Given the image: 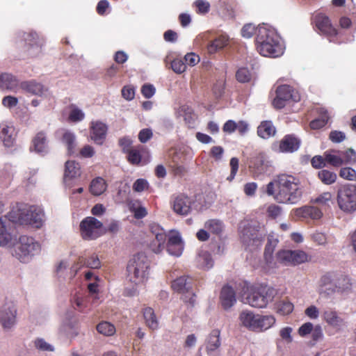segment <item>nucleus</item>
<instances>
[{
	"mask_svg": "<svg viewBox=\"0 0 356 356\" xmlns=\"http://www.w3.org/2000/svg\"><path fill=\"white\" fill-rule=\"evenodd\" d=\"M149 230L155 237L152 244V249L154 253L159 254L166 249L170 255L175 257L181 255L184 245L179 231L172 229L167 234L164 229L155 222L149 225Z\"/></svg>",
	"mask_w": 356,
	"mask_h": 356,
	"instance_id": "nucleus-1",
	"label": "nucleus"
},
{
	"mask_svg": "<svg viewBox=\"0 0 356 356\" xmlns=\"http://www.w3.org/2000/svg\"><path fill=\"white\" fill-rule=\"evenodd\" d=\"M255 45L257 51L266 57L277 58L284 51V44L276 31L265 24L258 26Z\"/></svg>",
	"mask_w": 356,
	"mask_h": 356,
	"instance_id": "nucleus-2",
	"label": "nucleus"
},
{
	"mask_svg": "<svg viewBox=\"0 0 356 356\" xmlns=\"http://www.w3.org/2000/svg\"><path fill=\"white\" fill-rule=\"evenodd\" d=\"M278 191L275 200L283 204H295L302 198L303 188L298 177L289 174H280L275 178Z\"/></svg>",
	"mask_w": 356,
	"mask_h": 356,
	"instance_id": "nucleus-3",
	"label": "nucleus"
},
{
	"mask_svg": "<svg viewBox=\"0 0 356 356\" xmlns=\"http://www.w3.org/2000/svg\"><path fill=\"white\" fill-rule=\"evenodd\" d=\"M7 216L12 222L36 229L41 228L46 220L43 209L37 205H17L7 213Z\"/></svg>",
	"mask_w": 356,
	"mask_h": 356,
	"instance_id": "nucleus-4",
	"label": "nucleus"
},
{
	"mask_svg": "<svg viewBox=\"0 0 356 356\" xmlns=\"http://www.w3.org/2000/svg\"><path fill=\"white\" fill-rule=\"evenodd\" d=\"M150 261L145 254L138 253L128 262L126 279L135 286L147 282L149 274Z\"/></svg>",
	"mask_w": 356,
	"mask_h": 356,
	"instance_id": "nucleus-5",
	"label": "nucleus"
},
{
	"mask_svg": "<svg viewBox=\"0 0 356 356\" xmlns=\"http://www.w3.org/2000/svg\"><path fill=\"white\" fill-rule=\"evenodd\" d=\"M262 225L254 220H244L238 226L239 238L241 243L250 250L259 247L264 239L265 233Z\"/></svg>",
	"mask_w": 356,
	"mask_h": 356,
	"instance_id": "nucleus-6",
	"label": "nucleus"
},
{
	"mask_svg": "<svg viewBox=\"0 0 356 356\" xmlns=\"http://www.w3.org/2000/svg\"><path fill=\"white\" fill-rule=\"evenodd\" d=\"M12 248V254L20 262L28 264L41 252L42 245L33 237L27 235H21Z\"/></svg>",
	"mask_w": 356,
	"mask_h": 356,
	"instance_id": "nucleus-7",
	"label": "nucleus"
},
{
	"mask_svg": "<svg viewBox=\"0 0 356 356\" xmlns=\"http://www.w3.org/2000/svg\"><path fill=\"white\" fill-rule=\"evenodd\" d=\"M17 44L22 49L24 57L35 58L42 54L44 40L35 31H22L17 34Z\"/></svg>",
	"mask_w": 356,
	"mask_h": 356,
	"instance_id": "nucleus-8",
	"label": "nucleus"
},
{
	"mask_svg": "<svg viewBox=\"0 0 356 356\" xmlns=\"http://www.w3.org/2000/svg\"><path fill=\"white\" fill-rule=\"evenodd\" d=\"M276 294V290L273 287H247L242 295L241 301L252 307L265 308L272 302Z\"/></svg>",
	"mask_w": 356,
	"mask_h": 356,
	"instance_id": "nucleus-9",
	"label": "nucleus"
},
{
	"mask_svg": "<svg viewBox=\"0 0 356 356\" xmlns=\"http://www.w3.org/2000/svg\"><path fill=\"white\" fill-rule=\"evenodd\" d=\"M337 203L340 209L346 213L356 211V183L343 185L338 190Z\"/></svg>",
	"mask_w": 356,
	"mask_h": 356,
	"instance_id": "nucleus-10",
	"label": "nucleus"
},
{
	"mask_svg": "<svg viewBox=\"0 0 356 356\" xmlns=\"http://www.w3.org/2000/svg\"><path fill=\"white\" fill-rule=\"evenodd\" d=\"M300 100V95L297 90L289 85H282L276 90V96L273 104L275 108L281 109L290 101L298 102Z\"/></svg>",
	"mask_w": 356,
	"mask_h": 356,
	"instance_id": "nucleus-11",
	"label": "nucleus"
},
{
	"mask_svg": "<svg viewBox=\"0 0 356 356\" xmlns=\"http://www.w3.org/2000/svg\"><path fill=\"white\" fill-rule=\"evenodd\" d=\"M314 23L319 34L326 37L330 42H338V32L327 16L322 13L317 14L314 18Z\"/></svg>",
	"mask_w": 356,
	"mask_h": 356,
	"instance_id": "nucleus-12",
	"label": "nucleus"
},
{
	"mask_svg": "<svg viewBox=\"0 0 356 356\" xmlns=\"http://www.w3.org/2000/svg\"><path fill=\"white\" fill-rule=\"evenodd\" d=\"M103 224L94 217L85 218L80 223L81 234L85 240H93L102 234Z\"/></svg>",
	"mask_w": 356,
	"mask_h": 356,
	"instance_id": "nucleus-13",
	"label": "nucleus"
},
{
	"mask_svg": "<svg viewBox=\"0 0 356 356\" xmlns=\"http://www.w3.org/2000/svg\"><path fill=\"white\" fill-rule=\"evenodd\" d=\"M276 258L278 262L285 266H296L306 262L308 256L300 250H282L277 253Z\"/></svg>",
	"mask_w": 356,
	"mask_h": 356,
	"instance_id": "nucleus-14",
	"label": "nucleus"
},
{
	"mask_svg": "<svg viewBox=\"0 0 356 356\" xmlns=\"http://www.w3.org/2000/svg\"><path fill=\"white\" fill-rule=\"evenodd\" d=\"M7 215L0 218V248H10L17 241Z\"/></svg>",
	"mask_w": 356,
	"mask_h": 356,
	"instance_id": "nucleus-15",
	"label": "nucleus"
},
{
	"mask_svg": "<svg viewBox=\"0 0 356 356\" xmlns=\"http://www.w3.org/2000/svg\"><path fill=\"white\" fill-rule=\"evenodd\" d=\"M17 308L12 302L5 303L0 308V323L6 330L13 327L17 321Z\"/></svg>",
	"mask_w": 356,
	"mask_h": 356,
	"instance_id": "nucleus-16",
	"label": "nucleus"
},
{
	"mask_svg": "<svg viewBox=\"0 0 356 356\" xmlns=\"http://www.w3.org/2000/svg\"><path fill=\"white\" fill-rule=\"evenodd\" d=\"M191 280V278L188 280L186 276H181L172 282V288L178 293L183 294L187 293L188 295H185L183 298L184 300L193 305L195 302V294L191 291L192 287Z\"/></svg>",
	"mask_w": 356,
	"mask_h": 356,
	"instance_id": "nucleus-17",
	"label": "nucleus"
},
{
	"mask_svg": "<svg viewBox=\"0 0 356 356\" xmlns=\"http://www.w3.org/2000/svg\"><path fill=\"white\" fill-rule=\"evenodd\" d=\"M334 273H327L322 275L318 285V292L325 297H330L335 294Z\"/></svg>",
	"mask_w": 356,
	"mask_h": 356,
	"instance_id": "nucleus-18",
	"label": "nucleus"
},
{
	"mask_svg": "<svg viewBox=\"0 0 356 356\" xmlns=\"http://www.w3.org/2000/svg\"><path fill=\"white\" fill-rule=\"evenodd\" d=\"M90 134L91 140L97 145H102L106 139L108 127L99 120H94L90 122Z\"/></svg>",
	"mask_w": 356,
	"mask_h": 356,
	"instance_id": "nucleus-19",
	"label": "nucleus"
},
{
	"mask_svg": "<svg viewBox=\"0 0 356 356\" xmlns=\"http://www.w3.org/2000/svg\"><path fill=\"white\" fill-rule=\"evenodd\" d=\"M192 200L186 195H179L171 202L174 212L179 216H187L191 211Z\"/></svg>",
	"mask_w": 356,
	"mask_h": 356,
	"instance_id": "nucleus-20",
	"label": "nucleus"
},
{
	"mask_svg": "<svg viewBox=\"0 0 356 356\" xmlns=\"http://www.w3.org/2000/svg\"><path fill=\"white\" fill-rule=\"evenodd\" d=\"M67 259L61 260L56 266V277L60 282L71 280L76 274V269L70 267Z\"/></svg>",
	"mask_w": 356,
	"mask_h": 356,
	"instance_id": "nucleus-21",
	"label": "nucleus"
},
{
	"mask_svg": "<svg viewBox=\"0 0 356 356\" xmlns=\"http://www.w3.org/2000/svg\"><path fill=\"white\" fill-rule=\"evenodd\" d=\"M21 88V82L10 73L0 74V89L7 92L17 93Z\"/></svg>",
	"mask_w": 356,
	"mask_h": 356,
	"instance_id": "nucleus-22",
	"label": "nucleus"
},
{
	"mask_svg": "<svg viewBox=\"0 0 356 356\" xmlns=\"http://www.w3.org/2000/svg\"><path fill=\"white\" fill-rule=\"evenodd\" d=\"M20 89L33 95L40 97H47L49 94L48 88L35 80L22 81Z\"/></svg>",
	"mask_w": 356,
	"mask_h": 356,
	"instance_id": "nucleus-23",
	"label": "nucleus"
},
{
	"mask_svg": "<svg viewBox=\"0 0 356 356\" xmlns=\"http://www.w3.org/2000/svg\"><path fill=\"white\" fill-rule=\"evenodd\" d=\"M16 138V131L12 124L2 122L0 124V140L7 147H12Z\"/></svg>",
	"mask_w": 356,
	"mask_h": 356,
	"instance_id": "nucleus-24",
	"label": "nucleus"
},
{
	"mask_svg": "<svg viewBox=\"0 0 356 356\" xmlns=\"http://www.w3.org/2000/svg\"><path fill=\"white\" fill-rule=\"evenodd\" d=\"M300 140L294 135H286L280 142L279 152L282 153H293L300 146Z\"/></svg>",
	"mask_w": 356,
	"mask_h": 356,
	"instance_id": "nucleus-25",
	"label": "nucleus"
},
{
	"mask_svg": "<svg viewBox=\"0 0 356 356\" xmlns=\"http://www.w3.org/2000/svg\"><path fill=\"white\" fill-rule=\"evenodd\" d=\"M220 300L224 309L227 310L236 302V292L229 285L224 286L220 291Z\"/></svg>",
	"mask_w": 356,
	"mask_h": 356,
	"instance_id": "nucleus-26",
	"label": "nucleus"
},
{
	"mask_svg": "<svg viewBox=\"0 0 356 356\" xmlns=\"http://www.w3.org/2000/svg\"><path fill=\"white\" fill-rule=\"evenodd\" d=\"M175 115L177 118H183L188 127H195L197 116L189 106L186 104L179 106L175 109Z\"/></svg>",
	"mask_w": 356,
	"mask_h": 356,
	"instance_id": "nucleus-27",
	"label": "nucleus"
},
{
	"mask_svg": "<svg viewBox=\"0 0 356 356\" xmlns=\"http://www.w3.org/2000/svg\"><path fill=\"white\" fill-rule=\"evenodd\" d=\"M204 345L209 355H211L216 351L221 345L220 330L214 329L211 330L205 339Z\"/></svg>",
	"mask_w": 356,
	"mask_h": 356,
	"instance_id": "nucleus-28",
	"label": "nucleus"
},
{
	"mask_svg": "<svg viewBox=\"0 0 356 356\" xmlns=\"http://www.w3.org/2000/svg\"><path fill=\"white\" fill-rule=\"evenodd\" d=\"M257 314L252 311L243 310L238 316L240 325L248 330L255 332Z\"/></svg>",
	"mask_w": 356,
	"mask_h": 356,
	"instance_id": "nucleus-29",
	"label": "nucleus"
},
{
	"mask_svg": "<svg viewBox=\"0 0 356 356\" xmlns=\"http://www.w3.org/2000/svg\"><path fill=\"white\" fill-rule=\"evenodd\" d=\"M297 216L313 220L320 219L323 216L322 211L314 206H304L295 210Z\"/></svg>",
	"mask_w": 356,
	"mask_h": 356,
	"instance_id": "nucleus-30",
	"label": "nucleus"
},
{
	"mask_svg": "<svg viewBox=\"0 0 356 356\" xmlns=\"http://www.w3.org/2000/svg\"><path fill=\"white\" fill-rule=\"evenodd\" d=\"M334 289L335 293H348L352 289V282L350 277L343 275H339L334 273Z\"/></svg>",
	"mask_w": 356,
	"mask_h": 356,
	"instance_id": "nucleus-31",
	"label": "nucleus"
},
{
	"mask_svg": "<svg viewBox=\"0 0 356 356\" xmlns=\"http://www.w3.org/2000/svg\"><path fill=\"white\" fill-rule=\"evenodd\" d=\"M276 323L275 317L272 314H257L255 332H263L274 326Z\"/></svg>",
	"mask_w": 356,
	"mask_h": 356,
	"instance_id": "nucleus-32",
	"label": "nucleus"
},
{
	"mask_svg": "<svg viewBox=\"0 0 356 356\" xmlns=\"http://www.w3.org/2000/svg\"><path fill=\"white\" fill-rule=\"evenodd\" d=\"M341 152L336 149H329L324 152L327 164L333 167H340L344 165L343 159L341 154Z\"/></svg>",
	"mask_w": 356,
	"mask_h": 356,
	"instance_id": "nucleus-33",
	"label": "nucleus"
},
{
	"mask_svg": "<svg viewBox=\"0 0 356 356\" xmlns=\"http://www.w3.org/2000/svg\"><path fill=\"white\" fill-rule=\"evenodd\" d=\"M34 149L39 154H46L48 152V142L45 134L42 131L39 132L33 139Z\"/></svg>",
	"mask_w": 356,
	"mask_h": 356,
	"instance_id": "nucleus-34",
	"label": "nucleus"
},
{
	"mask_svg": "<svg viewBox=\"0 0 356 356\" xmlns=\"http://www.w3.org/2000/svg\"><path fill=\"white\" fill-rule=\"evenodd\" d=\"M76 325V319L66 318L60 327V332L68 337H74L78 334Z\"/></svg>",
	"mask_w": 356,
	"mask_h": 356,
	"instance_id": "nucleus-35",
	"label": "nucleus"
},
{
	"mask_svg": "<svg viewBox=\"0 0 356 356\" xmlns=\"http://www.w3.org/2000/svg\"><path fill=\"white\" fill-rule=\"evenodd\" d=\"M275 133V127L271 121H264L257 127L258 136L264 139H268L273 136Z\"/></svg>",
	"mask_w": 356,
	"mask_h": 356,
	"instance_id": "nucleus-36",
	"label": "nucleus"
},
{
	"mask_svg": "<svg viewBox=\"0 0 356 356\" xmlns=\"http://www.w3.org/2000/svg\"><path fill=\"white\" fill-rule=\"evenodd\" d=\"M197 266L203 270H209L213 266V259L210 253L202 250L197 257Z\"/></svg>",
	"mask_w": 356,
	"mask_h": 356,
	"instance_id": "nucleus-37",
	"label": "nucleus"
},
{
	"mask_svg": "<svg viewBox=\"0 0 356 356\" xmlns=\"http://www.w3.org/2000/svg\"><path fill=\"white\" fill-rule=\"evenodd\" d=\"M143 316L146 325L150 330H155L159 328V323L152 308H145L143 311Z\"/></svg>",
	"mask_w": 356,
	"mask_h": 356,
	"instance_id": "nucleus-38",
	"label": "nucleus"
},
{
	"mask_svg": "<svg viewBox=\"0 0 356 356\" xmlns=\"http://www.w3.org/2000/svg\"><path fill=\"white\" fill-rule=\"evenodd\" d=\"M81 168L79 163L74 161H68L65 163V181L67 182L68 179L75 178L80 176Z\"/></svg>",
	"mask_w": 356,
	"mask_h": 356,
	"instance_id": "nucleus-39",
	"label": "nucleus"
},
{
	"mask_svg": "<svg viewBox=\"0 0 356 356\" xmlns=\"http://www.w3.org/2000/svg\"><path fill=\"white\" fill-rule=\"evenodd\" d=\"M61 140L62 143L67 146L68 153L74 154L76 145L74 133L70 130H64Z\"/></svg>",
	"mask_w": 356,
	"mask_h": 356,
	"instance_id": "nucleus-40",
	"label": "nucleus"
},
{
	"mask_svg": "<svg viewBox=\"0 0 356 356\" xmlns=\"http://www.w3.org/2000/svg\"><path fill=\"white\" fill-rule=\"evenodd\" d=\"M107 188L105 180L102 177L93 179L90 185V193L95 196L102 195Z\"/></svg>",
	"mask_w": 356,
	"mask_h": 356,
	"instance_id": "nucleus-41",
	"label": "nucleus"
},
{
	"mask_svg": "<svg viewBox=\"0 0 356 356\" xmlns=\"http://www.w3.org/2000/svg\"><path fill=\"white\" fill-rule=\"evenodd\" d=\"M228 38L225 35H220L215 40L211 41L207 46L208 53L213 54L217 51L222 49L227 45Z\"/></svg>",
	"mask_w": 356,
	"mask_h": 356,
	"instance_id": "nucleus-42",
	"label": "nucleus"
},
{
	"mask_svg": "<svg viewBox=\"0 0 356 356\" xmlns=\"http://www.w3.org/2000/svg\"><path fill=\"white\" fill-rule=\"evenodd\" d=\"M294 306L288 300H281L275 305V312L282 316L290 314L293 310Z\"/></svg>",
	"mask_w": 356,
	"mask_h": 356,
	"instance_id": "nucleus-43",
	"label": "nucleus"
},
{
	"mask_svg": "<svg viewBox=\"0 0 356 356\" xmlns=\"http://www.w3.org/2000/svg\"><path fill=\"white\" fill-rule=\"evenodd\" d=\"M325 321L330 325L335 327H340L343 325L342 318L338 316L335 311L327 310L323 313Z\"/></svg>",
	"mask_w": 356,
	"mask_h": 356,
	"instance_id": "nucleus-44",
	"label": "nucleus"
},
{
	"mask_svg": "<svg viewBox=\"0 0 356 356\" xmlns=\"http://www.w3.org/2000/svg\"><path fill=\"white\" fill-rule=\"evenodd\" d=\"M277 243V238H275L273 235L268 236V243L266 245L264 252V258L267 264H270L271 263L273 253Z\"/></svg>",
	"mask_w": 356,
	"mask_h": 356,
	"instance_id": "nucleus-45",
	"label": "nucleus"
},
{
	"mask_svg": "<svg viewBox=\"0 0 356 356\" xmlns=\"http://www.w3.org/2000/svg\"><path fill=\"white\" fill-rule=\"evenodd\" d=\"M204 229L213 234H220L223 231L224 225L222 222L219 220L211 219L204 223Z\"/></svg>",
	"mask_w": 356,
	"mask_h": 356,
	"instance_id": "nucleus-46",
	"label": "nucleus"
},
{
	"mask_svg": "<svg viewBox=\"0 0 356 356\" xmlns=\"http://www.w3.org/2000/svg\"><path fill=\"white\" fill-rule=\"evenodd\" d=\"M319 179L326 185H331L336 181L337 174L328 170H321L318 172Z\"/></svg>",
	"mask_w": 356,
	"mask_h": 356,
	"instance_id": "nucleus-47",
	"label": "nucleus"
},
{
	"mask_svg": "<svg viewBox=\"0 0 356 356\" xmlns=\"http://www.w3.org/2000/svg\"><path fill=\"white\" fill-rule=\"evenodd\" d=\"M97 330L99 334L106 337L113 336L116 332L115 326L108 321L99 323L97 325Z\"/></svg>",
	"mask_w": 356,
	"mask_h": 356,
	"instance_id": "nucleus-48",
	"label": "nucleus"
},
{
	"mask_svg": "<svg viewBox=\"0 0 356 356\" xmlns=\"http://www.w3.org/2000/svg\"><path fill=\"white\" fill-rule=\"evenodd\" d=\"M330 116L326 110L322 109L321 111V116L314 120L310 123V127L312 129H318L323 127L328 122Z\"/></svg>",
	"mask_w": 356,
	"mask_h": 356,
	"instance_id": "nucleus-49",
	"label": "nucleus"
},
{
	"mask_svg": "<svg viewBox=\"0 0 356 356\" xmlns=\"http://www.w3.org/2000/svg\"><path fill=\"white\" fill-rule=\"evenodd\" d=\"M85 118L84 112L75 105L70 106V112L69 114V120L72 122H78L82 121Z\"/></svg>",
	"mask_w": 356,
	"mask_h": 356,
	"instance_id": "nucleus-50",
	"label": "nucleus"
},
{
	"mask_svg": "<svg viewBox=\"0 0 356 356\" xmlns=\"http://www.w3.org/2000/svg\"><path fill=\"white\" fill-rule=\"evenodd\" d=\"M73 302L79 312L82 313H88L90 310L89 300L87 298L76 296L74 298Z\"/></svg>",
	"mask_w": 356,
	"mask_h": 356,
	"instance_id": "nucleus-51",
	"label": "nucleus"
},
{
	"mask_svg": "<svg viewBox=\"0 0 356 356\" xmlns=\"http://www.w3.org/2000/svg\"><path fill=\"white\" fill-rule=\"evenodd\" d=\"M341 154L342 155V158L343 159L344 165L350 164L354 165L356 164V152L352 149L349 148L346 151H341Z\"/></svg>",
	"mask_w": 356,
	"mask_h": 356,
	"instance_id": "nucleus-52",
	"label": "nucleus"
},
{
	"mask_svg": "<svg viewBox=\"0 0 356 356\" xmlns=\"http://www.w3.org/2000/svg\"><path fill=\"white\" fill-rule=\"evenodd\" d=\"M34 346L35 347L36 349H38L40 351H54V346L47 342L42 338H37L36 339H35Z\"/></svg>",
	"mask_w": 356,
	"mask_h": 356,
	"instance_id": "nucleus-53",
	"label": "nucleus"
},
{
	"mask_svg": "<svg viewBox=\"0 0 356 356\" xmlns=\"http://www.w3.org/2000/svg\"><path fill=\"white\" fill-rule=\"evenodd\" d=\"M194 6L197 8V13L200 15H206L210 10V3L206 0H196Z\"/></svg>",
	"mask_w": 356,
	"mask_h": 356,
	"instance_id": "nucleus-54",
	"label": "nucleus"
},
{
	"mask_svg": "<svg viewBox=\"0 0 356 356\" xmlns=\"http://www.w3.org/2000/svg\"><path fill=\"white\" fill-rule=\"evenodd\" d=\"M258 30V26H255L252 24H247L244 25L241 29V35L243 38H250L253 35H255V38H257V31Z\"/></svg>",
	"mask_w": 356,
	"mask_h": 356,
	"instance_id": "nucleus-55",
	"label": "nucleus"
},
{
	"mask_svg": "<svg viewBox=\"0 0 356 356\" xmlns=\"http://www.w3.org/2000/svg\"><path fill=\"white\" fill-rule=\"evenodd\" d=\"M171 68L175 73L181 74L186 71V65L184 60L176 58L171 62Z\"/></svg>",
	"mask_w": 356,
	"mask_h": 356,
	"instance_id": "nucleus-56",
	"label": "nucleus"
},
{
	"mask_svg": "<svg viewBox=\"0 0 356 356\" xmlns=\"http://www.w3.org/2000/svg\"><path fill=\"white\" fill-rule=\"evenodd\" d=\"M236 77L239 82H248L251 79V73L248 68L241 67L236 72Z\"/></svg>",
	"mask_w": 356,
	"mask_h": 356,
	"instance_id": "nucleus-57",
	"label": "nucleus"
},
{
	"mask_svg": "<svg viewBox=\"0 0 356 356\" xmlns=\"http://www.w3.org/2000/svg\"><path fill=\"white\" fill-rule=\"evenodd\" d=\"M332 197V194L330 192H325L313 200L312 202L322 206H327L331 202Z\"/></svg>",
	"mask_w": 356,
	"mask_h": 356,
	"instance_id": "nucleus-58",
	"label": "nucleus"
},
{
	"mask_svg": "<svg viewBox=\"0 0 356 356\" xmlns=\"http://www.w3.org/2000/svg\"><path fill=\"white\" fill-rule=\"evenodd\" d=\"M339 176L347 180H354L356 179V171L350 167L342 168L339 171Z\"/></svg>",
	"mask_w": 356,
	"mask_h": 356,
	"instance_id": "nucleus-59",
	"label": "nucleus"
},
{
	"mask_svg": "<svg viewBox=\"0 0 356 356\" xmlns=\"http://www.w3.org/2000/svg\"><path fill=\"white\" fill-rule=\"evenodd\" d=\"M293 328L291 327H284L280 330V336L281 339L286 343H290L293 341L291 333Z\"/></svg>",
	"mask_w": 356,
	"mask_h": 356,
	"instance_id": "nucleus-60",
	"label": "nucleus"
},
{
	"mask_svg": "<svg viewBox=\"0 0 356 356\" xmlns=\"http://www.w3.org/2000/svg\"><path fill=\"white\" fill-rule=\"evenodd\" d=\"M128 153V161L134 165L140 163L141 161V155L139 151L136 149H131L127 152Z\"/></svg>",
	"mask_w": 356,
	"mask_h": 356,
	"instance_id": "nucleus-61",
	"label": "nucleus"
},
{
	"mask_svg": "<svg viewBox=\"0 0 356 356\" xmlns=\"http://www.w3.org/2000/svg\"><path fill=\"white\" fill-rule=\"evenodd\" d=\"M85 265L88 268L97 269L101 267V262L97 255L92 254L86 259Z\"/></svg>",
	"mask_w": 356,
	"mask_h": 356,
	"instance_id": "nucleus-62",
	"label": "nucleus"
},
{
	"mask_svg": "<svg viewBox=\"0 0 356 356\" xmlns=\"http://www.w3.org/2000/svg\"><path fill=\"white\" fill-rule=\"evenodd\" d=\"M312 165L316 169H320L325 167L327 164L325 156L316 155L314 156L311 160Z\"/></svg>",
	"mask_w": 356,
	"mask_h": 356,
	"instance_id": "nucleus-63",
	"label": "nucleus"
},
{
	"mask_svg": "<svg viewBox=\"0 0 356 356\" xmlns=\"http://www.w3.org/2000/svg\"><path fill=\"white\" fill-rule=\"evenodd\" d=\"M155 92L156 88L152 84L145 83L141 88V93L147 99L152 97Z\"/></svg>",
	"mask_w": 356,
	"mask_h": 356,
	"instance_id": "nucleus-64",
	"label": "nucleus"
}]
</instances>
